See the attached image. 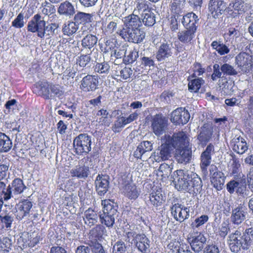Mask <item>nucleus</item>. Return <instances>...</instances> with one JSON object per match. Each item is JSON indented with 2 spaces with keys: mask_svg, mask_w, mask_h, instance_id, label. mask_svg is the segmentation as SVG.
<instances>
[{
  "mask_svg": "<svg viewBox=\"0 0 253 253\" xmlns=\"http://www.w3.org/2000/svg\"><path fill=\"white\" fill-rule=\"evenodd\" d=\"M176 176L174 178L175 188L178 190L198 192L202 189V182L196 173L183 169L175 171Z\"/></svg>",
  "mask_w": 253,
  "mask_h": 253,
  "instance_id": "1",
  "label": "nucleus"
},
{
  "mask_svg": "<svg viewBox=\"0 0 253 253\" xmlns=\"http://www.w3.org/2000/svg\"><path fill=\"white\" fill-rule=\"evenodd\" d=\"M26 189L23 181L20 178L14 179L8 185L4 182H0V192L5 201L16 198Z\"/></svg>",
  "mask_w": 253,
  "mask_h": 253,
  "instance_id": "2",
  "label": "nucleus"
},
{
  "mask_svg": "<svg viewBox=\"0 0 253 253\" xmlns=\"http://www.w3.org/2000/svg\"><path fill=\"white\" fill-rule=\"evenodd\" d=\"M103 205V213L99 214L101 223L108 228H112L115 224V221L119 217L118 206L110 200L102 201Z\"/></svg>",
  "mask_w": 253,
  "mask_h": 253,
  "instance_id": "3",
  "label": "nucleus"
},
{
  "mask_svg": "<svg viewBox=\"0 0 253 253\" xmlns=\"http://www.w3.org/2000/svg\"><path fill=\"white\" fill-rule=\"evenodd\" d=\"M91 136L87 133H81L76 137L73 141V146L78 155L87 154L91 150Z\"/></svg>",
  "mask_w": 253,
  "mask_h": 253,
  "instance_id": "4",
  "label": "nucleus"
},
{
  "mask_svg": "<svg viewBox=\"0 0 253 253\" xmlns=\"http://www.w3.org/2000/svg\"><path fill=\"white\" fill-rule=\"evenodd\" d=\"M117 33L125 41L135 43H140L145 37V33L138 28H122Z\"/></svg>",
  "mask_w": 253,
  "mask_h": 253,
  "instance_id": "5",
  "label": "nucleus"
},
{
  "mask_svg": "<svg viewBox=\"0 0 253 253\" xmlns=\"http://www.w3.org/2000/svg\"><path fill=\"white\" fill-rule=\"evenodd\" d=\"M171 147L177 150L186 147L189 143V138L185 132L179 131L174 133L172 136L165 134L164 136Z\"/></svg>",
  "mask_w": 253,
  "mask_h": 253,
  "instance_id": "6",
  "label": "nucleus"
},
{
  "mask_svg": "<svg viewBox=\"0 0 253 253\" xmlns=\"http://www.w3.org/2000/svg\"><path fill=\"white\" fill-rule=\"evenodd\" d=\"M161 140V145L153 154L155 161L157 162L168 160L171 157V151L172 150L171 145L169 143V140H167L164 136L162 138Z\"/></svg>",
  "mask_w": 253,
  "mask_h": 253,
  "instance_id": "7",
  "label": "nucleus"
},
{
  "mask_svg": "<svg viewBox=\"0 0 253 253\" xmlns=\"http://www.w3.org/2000/svg\"><path fill=\"white\" fill-rule=\"evenodd\" d=\"M211 182L217 190H221L224 184L225 176L223 172L218 171L217 167L212 165L210 167Z\"/></svg>",
  "mask_w": 253,
  "mask_h": 253,
  "instance_id": "8",
  "label": "nucleus"
},
{
  "mask_svg": "<svg viewBox=\"0 0 253 253\" xmlns=\"http://www.w3.org/2000/svg\"><path fill=\"white\" fill-rule=\"evenodd\" d=\"M168 125L167 118L162 114H157L152 118L151 126L156 135L159 136L162 134L165 131Z\"/></svg>",
  "mask_w": 253,
  "mask_h": 253,
  "instance_id": "9",
  "label": "nucleus"
},
{
  "mask_svg": "<svg viewBox=\"0 0 253 253\" xmlns=\"http://www.w3.org/2000/svg\"><path fill=\"white\" fill-rule=\"evenodd\" d=\"M46 25V22L40 14H35L28 22L27 30L32 33H37V36H41V33Z\"/></svg>",
  "mask_w": 253,
  "mask_h": 253,
  "instance_id": "10",
  "label": "nucleus"
},
{
  "mask_svg": "<svg viewBox=\"0 0 253 253\" xmlns=\"http://www.w3.org/2000/svg\"><path fill=\"white\" fill-rule=\"evenodd\" d=\"M214 153V147L212 143H210L200 157V167L202 172L207 175L208 174V167L210 165L211 161V155Z\"/></svg>",
  "mask_w": 253,
  "mask_h": 253,
  "instance_id": "11",
  "label": "nucleus"
},
{
  "mask_svg": "<svg viewBox=\"0 0 253 253\" xmlns=\"http://www.w3.org/2000/svg\"><path fill=\"white\" fill-rule=\"evenodd\" d=\"M190 117L189 112L185 108H178L171 113L170 120L176 125H184L188 122Z\"/></svg>",
  "mask_w": 253,
  "mask_h": 253,
  "instance_id": "12",
  "label": "nucleus"
},
{
  "mask_svg": "<svg viewBox=\"0 0 253 253\" xmlns=\"http://www.w3.org/2000/svg\"><path fill=\"white\" fill-rule=\"evenodd\" d=\"M98 83L97 76L88 74L81 81L80 88L86 92L93 91L97 88Z\"/></svg>",
  "mask_w": 253,
  "mask_h": 253,
  "instance_id": "13",
  "label": "nucleus"
},
{
  "mask_svg": "<svg viewBox=\"0 0 253 253\" xmlns=\"http://www.w3.org/2000/svg\"><path fill=\"white\" fill-rule=\"evenodd\" d=\"M189 208L175 204L171 207V213L174 218L180 222H183L189 217Z\"/></svg>",
  "mask_w": 253,
  "mask_h": 253,
  "instance_id": "14",
  "label": "nucleus"
},
{
  "mask_svg": "<svg viewBox=\"0 0 253 253\" xmlns=\"http://www.w3.org/2000/svg\"><path fill=\"white\" fill-rule=\"evenodd\" d=\"M32 203L26 199L22 200L16 205V217L18 220H22L29 215V213L32 208Z\"/></svg>",
  "mask_w": 253,
  "mask_h": 253,
  "instance_id": "15",
  "label": "nucleus"
},
{
  "mask_svg": "<svg viewBox=\"0 0 253 253\" xmlns=\"http://www.w3.org/2000/svg\"><path fill=\"white\" fill-rule=\"evenodd\" d=\"M95 188L98 194L104 196L108 191L109 177L107 175L98 174L95 181Z\"/></svg>",
  "mask_w": 253,
  "mask_h": 253,
  "instance_id": "16",
  "label": "nucleus"
},
{
  "mask_svg": "<svg viewBox=\"0 0 253 253\" xmlns=\"http://www.w3.org/2000/svg\"><path fill=\"white\" fill-rule=\"evenodd\" d=\"M150 241L144 234H137L135 235V247L141 253H149L150 252Z\"/></svg>",
  "mask_w": 253,
  "mask_h": 253,
  "instance_id": "17",
  "label": "nucleus"
},
{
  "mask_svg": "<svg viewBox=\"0 0 253 253\" xmlns=\"http://www.w3.org/2000/svg\"><path fill=\"white\" fill-rule=\"evenodd\" d=\"M173 45L171 42H162L156 53V58L159 61L165 60L172 55Z\"/></svg>",
  "mask_w": 253,
  "mask_h": 253,
  "instance_id": "18",
  "label": "nucleus"
},
{
  "mask_svg": "<svg viewBox=\"0 0 253 253\" xmlns=\"http://www.w3.org/2000/svg\"><path fill=\"white\" fill-rule=\"evenodd\" d=\"M209 9L214 17L221 15L226 10L227 7L224 0H210Z\"/></svg>",
  "mask_w": 253,
  "mask_h": 253,
  "instance_id": "19",
  "label": "nucleus"
},
{
  "mask_svg": "<svg viewBox=\"0 0 253 253\" xmlns=\"http://www.w3.org/2000/svg\"><path fill=\"white\" fill-rule=\"evenodd\" d=\"M247 214V209L245 206L239 205L232 209L231 220L233 224L237 225L245 220Z\"/></svg>",
  "mask_w": 253,
  "mask_h": 253,
  "instance_id": "20",
  "label": "nucleus"
},
{
  "mask_svg": "<svg viewBox=\"0 0 253 253\" xmlns=\"http://www.w3.org/2000/svg\"><path fill=\"white\" fill-rule=\"evenodd\" d=\"M164 196L162 194L161 189H154L150 194L149 200L147 201L148 205L152 206L156 210L158 209V207L161 206L165 202Z\"/></svg>",
  "mask_w": 253,
  "mask_h": 253,
  "instance_id": "21",
  "label": "nucleus"
},
{
  "mask_svg": "<svg viewBox=\"0 0 253 253\" xmlns=\"http://www.w3.org/2000/svg\"><path fill=\"white\" fill-rule=\"evenodd\" d=\"M251 5L243 0H235L230 2L227 7V12H232L234 10L237 11L239 14H242L251 8Z\"/></svg>",
  "mask_w": 253,
  "mask_h": 253,
  "instance_id": "22",
  "label": "nucleus"
},
{
  "mask_svg": "<svg viewBox=\"0 0 253 253\" xmlns=\"http://www.w3.org/2000/svg\"><path fill=\"white\" fill-rule=\"evenodd\" d=\"M199 20L198 16L195 13L191 12L183 15L182 23L185 29L196 31L197 24Z\"/></svg>",
  "mask_w": 253,
  "mask_h": 253,
  "instance_id": "23",
  "label": "nucleus"
},
{
  "mask_svg": "<svg viewBox=\"0 0 253 253\" xmlns=\"http://www.w3.org/2000/svg\"><path fill=\"white\" fill-rule=\"evenodd\" d=\"M207 239L205 236L200 233L193 236L189 241L192 250L196 253H199L203 251L206 244Z\"/></svg>",
  "mask_w": 253,
  "mask_h": 253,
  "instance_id": "24",
  "label": "nucleus"
},
{
  "mask_svg": "<svg viewBox=\"0 0 253 253\" xmlns=\"http://www.w3.org/2000/svg\"><path fill=\"white\" fill-rule=\"evenodd\" d=\"M122 20L124 24V27L123 28L140 29V27L142 26V21L140 18L134 13L124 17Z\"/></svg>",
  "mask_w": 253,
  "mask_h": 253,
  "instance_id": "25",
  "label": "nucleus"
},
{
  "mask_svg": "<svg viewBox=\"0 0 253 253\" xmlns=\"http://www.w3.org/2000/svg\"><path fill=\"white\" fill-rule=\"evenodd\" d=\"M235 63L242 71L246 72L251 66V57L245 52L240 53L235 57Z\"/></svg>",
  "mask_w": 253,
  "mask_h": 253,
  "instance_id": "26",
  "label": "nucleus"
},
{
  "mask_svg": "<svg viewBox=\"0 0 253 253\" xmlns=\"http://www.w3.org/2000/svg\"><path fill=\"white\" fill-rule=\"evenodd\" d=\"M239 235H241V232L237 230L234 233L230 234L228 238V244L231 252L238 253L241 250L240 239Z\"/></svg>",
  "mask_w": 253,
  "mask_h": 253,
  "instance_id": "27",
  "label": "nucleus"
},
{
  "mask_svg": "<svg viewBox=\"0 0 253 253\" xmlns=\"http://www.w3.org/2000/svg\"><path fill=\"white\" fill-rule=\"evenodd\" d=\"M50 84L46 81H40L35 86L38 89L36 92L39 95L42 96L44 99H48L51 97L50 92Z\"/></svg>",
  "mask_w": 253,
  "mask_h": 253,
  "instance_id": "28",
  "label": "nucleus"
},
{
  "mask_svg": "<svg viewBox=\"0 0 253 253\" xmlns=\"http://www.w3.org/2000/svg\"><path fill=\"white\" fill-rule=\"evenodd\" d=\"M192 152L186 147L178 148L175 151V158L178 163H188L191 158Z\"/></svg>",
  "mask_w": 253,
  "mask_h": 253,
  "instance_id": "29",
  "label": "nucleus"
},
{
  "mask_svg": "<svg viewBox=\"0 0 253 253\" xmlns=\"http://www.w3.org/2000/svg\"><path fill=\"white\" fill-rule=\"evenodd\" d=\"M98 217L99 214H98L97 212L89 208L84 211L83 218L85 223L91 227L97 222Z\"/></svg>",
  "mask_w": 253,
  "mask_h": 253,
  "instance_id": "30",
  "label": "nucleus"
},
{
  "mask_svg": "<svg viewBox=\"0 0 253 253\" xmlns=\"http://www.w3.org/2000/svg\"><path fill=\"white\" fill-rule=\"evenodd\" d=\"M72 177H76L79 179H85L89 173V168L84 165L77 166L70 170Z\"/></svg>",
  "mask_w": 253,
  "mask_h": 253,
  "instance_id": "31",
  "label": "nucleus"
},
{
  "mask_svg": "<svg viewBox=\"0 0 253 253\" xmlns=\"http://www.w3.org/2000/svg\"><path fill=\"white\" fill-rule=\"evenodd\" d=\"M196 32L192 30L185 29L178 33L177 38L180 42L183 43H191V41L195 37Z\"/></svg>",
  "mask_w": 253,
  "mask_h": 253,
  "instance_id": "32",
  "label": "nucleus"
},
{
  "mask_svg": "<svg viewBox=\"0 0 253 253\" xmlns=\"http://www.w3.org/2000/svg\"><path fill=\"white\" fill-rule=\"evenodd\" d=\"M12 141L5 133L0 132V152L6 153L12 147Z\"/></svg>",
  "mask_w": 253,
  "mask_h": 253,
  "instance_id": "33",
  "label": "nucleus"
},
{
  "mask_svg": "<svg viewBox=\"0 0 253 253\" xmlns=\"http://www.w3.org/2000/svg\"><path fill=\"white\" fill-rule=\"evenodd\" d=\"M104 230L105 228L103 226L101 225H96L90 230L88 242L101 241Z\"/></svg>",
  "mask_w": 253,
  "mask_h": 253,
  "instance_id": "34",
  "label": "nucleus"
},
{
  "mask_svg": "<svg viewBox=\"0 0 253 253\" xmlns=\"http://www.w3.org/2000/svg\"><path fill=\"white\" fill-rule=\"evenodd\" d=\"M58 12L66 16L71 17L75 13V9L74 6L68 1L61 3L58 8Z\"/></svg>",
  "mask_w": 253,
  "mask_h": 253,
  "instance_id": "35",
  "label": "nucleus"
},
{
  "mask_svg": "<svg viewBox=\"0 0 253 253\" xmlns=\"http://www.w3.org/2000/svg\"><path fill=\"white\" fill-rule=\"evenodd\" d=\"M58 27V24L54 22L46 24L41 33V36H39V38L41 39L51 38L52 36L56 34V31Z\"/></svg>",
  "mask_w": 253,
  "mask_h": 253,
  "instance_id": "36",
  "label": "nucleus"
},
{
  "mask_svg": "<svg viewBox=\"0 0 253 253\" xmlns=\"http://www.w3.org/2000/svg\"><path fill=\"white\" fill-rule=\"evenodd\" d=\"M234 143L233 150L239 154H243L248 150L247 143L245 139L241 137L235 138L233 140Z\"/></svg>",
  "mask_w": 253,
  "mask_h": 253,
  "instance_id": "37",
  "label": "nucleus"
},
{
  "mask_svg": "<svg viewBox=\"0 0 253 253\" xmlns=\"http://www.w3.org/2000/svg\"><path fill=\"white\" fill-rule=\"evenodd\" d=\"M125 195L130 199L135 200L139 195L140 190L133 184H127L126 185L124 189Z\"/></svg>",
  "mask_w": 253,
  "mask_h": 253,
  "instance_id": "38",
  "label": "nucleus"
},
{
  "mask_svg": "<svg viewBox=\"0 0 253 253\" xmlns=\"http://www.w3.org/2000/svg\"><path fill=\"white\" fill-rule=\"evenodd\" d=\"M212 131L209 128L204 127L197 136V139L203 147L206 146L212 136Z\"/></svg>",
  "mask_w": 253,
  "mask_h": 253,
  "instance_id": "39",
  "label": "nucleus"
},
{
  "mask_svg": "<svg viewBox=\"0 0 253 253\" xmlns=\"http://www.w3.org/2000/svg\"><path fill=\"white\" fill-rule=\"evenodd\" d=\"M169 164H162L157 171V174L158 176H161L162 178L168 177L171 174L173 165L172 162H169Z\"/></svg>",
  "mask_w": 253,
  "mask_h": 253,
  "instance_id": "40",
  "label": "nucleus"
},
{
  "mask_svg": "<svg viewBox=\"0 0 253 253\" xmlns=\"http://www.w3.org/2000/svg\"><path fill=\"white\" fill-rule=\"evenodd\" d=\"M98 38L92 34L86 35L82 40V46L85 49H91L97 42Z\"/></svg>",
  "mask_w": 253,
  "mask_h": 253,
  "instance_id": "41",
  "label": "nucleus"
},
{
  "mask_svg": "<svg viewBox=\"0 0 253 253\" xmlns=\"http://www.w3.org/2000/svg\"><path fill=\"white\" fill-rule=\"evenodd\" d=\"M218 85L224 93L229 94L232 91L233 83L229 82L226 77L218 80Z\"/></svg>",
  "mask_w": 253,
  "mask_h": 253,
  "instance_id": "42",
  "label": "nucleus"
},
{
  "mask_svg": "<svg viewBox=\"0 0 253 253\" xmlns=\"http://www.w3.org/2000/svg\"><path fill=\"white\" fill-rule=\"evenodd\" d=\"M0 217H1V223L2 224V227H3V229H10L14 219L13 212L10 211L4 214H1Z\"/></svg>",
  "mask_w": 253,
  "mask_h": 253,
  "instance_id": "43",
  "label": "nucleus"
},
{
  "mask_svg": "<svg viewBox=\"0 0 253 253\" xmlns=\"http://www.w3.org/2000/svg\"><path fill=\"white\" fill-rule=\"evenodd\" d=\"M141 17L142 23H143L146 26H152L156 23L155 14L150 10L145 11Z\"/></svg>",
  "mask_w": 253,
  "mask_h": 253,
  "instance_id": "44",
  "label": "nucleus"
},
{
  "mask_svg": "<svg viewBox=\"0 0 253 253\" xmlns=\"http://www.w3.org/2000/svg\"><path fill=\"white\" fill-rule=\"evenodd\" d=\"M220 70L223 73V76H236L238 74V72L232 65L224 63L220 65Z\"/></svg>",
  "mask_w": 253,
  "mask_h": 253,
  "instance_id": "45",
  "label": "nucleus"
},
{
  "mask_svg": "<svg viewBox=\"0 0 253 253\" xmlns=\"http://www.w3.org/2000/svg\"><path fill=\"white\" fill-rule=\"evenodd\" d=\"M42 13L44 15H47L49 18L56 16L55 14L56 9L54 6L50 3L45 1L42 4V7L40 8Z\"/></svg>",
  "mask_w": 253,
  "mask_h": 253,
  "instance_id": "46",
  "label": "nucleus"
},
{
  "mask_svg": "<svg viewBox=\"0 0 253 253\" xmlns=\"http://www.w3.org/2000/svg\"><path fill=\"white\" fill-rule=\"evenodd\" d=\"M78 28V25L75 21H68L64 24L62 31L64 35L70 36L75 34Z\"/></svg>",
  "mask_w": 253,
  "mask_h": 253,
  "instance_id": "47",
  "label": "nucleus"
},
{
  "mask_svg": "<svg viewBox=\"0 0 253 253\" xmlns=\"http://www.w3.org/2000/svg\"><path fill=\"white\" fill-rule=\"evenodd\" d=\"M211 46L220 55L228 54L230 52L229 47L220 42L213 41L211 43Z\"/></svg>",
  "mask_w": 253,
  "mask_h": 253,
  "instance_id": "48",
  "label": "nucleus"
},
{
  "mask_svg": "<svg viewBox=\"0 0 253 253\" xmlns=\"http://www.w3.org/2000/svg\"><path fill=\"white\" fill-rule=\"evenodd\" d=\"M92 16L90 14L86 13L83 12H78L75 14L74 20L76 23L85 24L91 22Z\"/></svg>",
  "mask_w": 253,
  "mask_h": 253,
  "instance_id": "49",
  "label": "nucleus"
},
{
  "mask_svg": "<svg viewBox=\"0 0 253 253\" xmlns=\"http://www.w3.org/2000/svg\"><path fill=\"white\" fill-rule=\"evenodd\" d=\"M12 240L8 237L0 239V253H8L12 250Z\"/></svg>",
  "mask_w": 253,
  "mask_h": 253,
  "instance_id": "50",
  "label": "nucleus"
},
{
  "mask_svg": "<svg viewBox=\"0 0 253 253\" xmlns=\"http://www.w3.org/2000/svg\"><path fill=\"white\" fill-rule=\"evenodd\" d=\"M138 57V52L136 49H129L128 51L127 50L123 60L126 63H132L136 61Z\"/></svg>",
  "mask_w": 253,
  "mask_h": 253,
  "instance_id": "51",
  "label": "nucleus"
},
{
  "mask_svg": "<svg viewBox=\"0 0 253 253\" xmlns=\"http://www.w3.org/2000/svg\"><path fill=\"white\" fill-rule=\"evenodd\" d=\"M204 83V80L199 78L192 80L188 84V89L191 92H197L200 88L201 85Z\"/></svg>",
  "mask_w": 253,
  "mask_h": 253,
  "instance_id": "52",
  "label": "nucleus"
},
{
  "mask_svg": "<svg viewBox=\"0 0 253 253\" xmlns=\"http://www.w3.org/2000/svg\"><path fill=\"white\" fill-rule=\"evenodd\" d=\"M168 248L172 251L173 253H184L187 252H191L188 250H184L181 247L180 242L177 241H172L168 245Z\"/></svg>",
  "mask_w": 253,
  "mask_h": 253,
  "instance_id": "53",
  "label": "nucleus"
},
{
  "mask_svg": "<svg viewBox=\"0 0 253 253\" xmlns=\"http://www.w3.org/2000/svg\"><path fill=\"white\" fill-rule=\"evenodd\" d=\"M246 95L248 96L249 98H248V102L247 103V107L248 110L250 112L253 114V93L251 92L250 89H245L242 92L240 96L243 98Z\"/></svg>",
  "mask_w": 253,
  "mask_h": 253,
  "instance_id": "54",
  "label": "nucleus"
},
{
  "mask_svg": "<svg viewBox=\"0 0 253 253\" xmlns=\"http://www.w3.org/2000/svg\"><path fill=\"white\" fill-rule=\"evenodd\" d=\"M87 244L91 251V253H106L102 244L99 243V242H88Z\"/></svg>",
  "mask_w": 253,
  "mask_h": 253,
  "instance_id": "55",
  "label": "nucleus"
},
{
  "mask_svg": "<svg viewBox=\"0 0 253 253\" xmlns=\"http://www.w3.org/2000/svg\"><path fill=\"white\" fill-rule=\"evenodd\" d=\"M91 57L89 54H82L77 59V64L80 67H90Z\"/></svg>",
  "mask_w": 253,
  "mask_h": 253,
  "instance_id": "56",
  "label": "nucleus"
},
{
  "mask_svg": "<svg viewBox=\"0 0 253 253\" xmlns=\"http://www.w3.org/2000/svg\"><path fill=\"white\" fill-rule=\"evenodd\" d=\"M126 244L121 240L115 243L112 249L113 253H126Z\"/></svg>",
  "mask_w": 253,
  "mask_h": 253,
  "instance_id": "57",
  "label": "nucleus"
},
{
  "mask_svg": "<svg viewBox=\"0 0 253 253\" xmlns=\"http://www.w3.org/2000/svg\"><path fill=\"white\" fill-rule=\"evenodd\" d=\"M127 52V46H123L120 48H116L110 53L111 57L113 59V57H114L115 58L119 59L123 57H125V55Z\"/></svg>",
  "mask_w": 253,
  "mask_h": 253,
  "instance_id": "58",
  "label": "nucleus"
},
{
  "mask_svg": "<svg viewBox=\"0 0 253 253\" xmlns=\"http://www.w3.org/2000/svg\"><path fill=\"white\" fill-rule=\"evenodd\" d=\"M116 42H113L112 40H107L105 42L104 45L100 46L101 51L104 53H108L111 52L115 49Z\"/></svg>",
  "mask_w": 253,
  "mask_h": 253,
  "instance_id": "59",
  "label": "nucleus"
},
{
  "mask_svg": "<svg viewBox=\"0 0 253 253\" xmlns=\"http://www.w3.org/2000/svg\"><path fill=\"white\" fill-rule=\"evenodd\" d=\"M110 66L107 62L97 63L95 67V71L99 74H108L110 70Z\"/></svg>",
  "mask_w": 253,
  "mask_h": 253,
  "instance_id": "60",
  "label": "nucleus"
},
{
  "mask_svg": "<svg viewBox=\"0 0 253 253\" xmlns=\"http://www.w3.org/2000/svg\"><path fill=\"white\" fill-rule=\"evenodd\" d=\"M222 71L220 70V65L218 64H214L213 65V73L211 75L212 81H215L218 79H220L224 77Z\"/></svg>",
  "mask_w": 253,
  "mask_h": 253,
  "instance_id": "61",
  "label": "nucleus"
},
{
  "mask_svg": "<svg viewBox=\"0 0 253 253\" xmlns=\"http://www.w3.org/2000/svg\"><path fill=\"white\" fill-rule=\"evenodd\" d=\"M209 217L207 215H202L201 216L196 218L195 220L192 222L191 226L193 228H198L203 225L208 221Z\"/></svg>",
  "mask_w": 253,
  "mask_h": 253,
  "instance_id": "62",
  "label": "nucleus"
},
{
  "mask_svg": "<svg viewBox=\"0 0 253 253\" xmlns=\"http://www.w3.org/2000/svg\"><path fill=\"white\" fill-rule=\"evenodd\" d=\"M115 12V16L119 18H122V19L124 18L123 16L124 15L125 11L126 10V7L125 4L119 3L116 4Z\"/></svg>",
  "mask_w": 253,
  "mask_h": 253,
  "instance_id": "63",
  "label": "nucleus"
},
{
  "mask_svg": "<svg viewBox=\"0 0 253 253\" xmlns=\"http://www.w3.org/2000/svg\"><path fill=\"white\" fill-rule=\"evenodd\" d=\"M149 10L148 6L147 4L143 2H138L135 8L133 13L136 14L138 13L142 15L144 13H145V11H149Z\"/></svg>",
  "mask_w": 253,
  "mask_h": 253,
  "instance_id": "64",
  "label": "nucleus"
}]
</instances>
